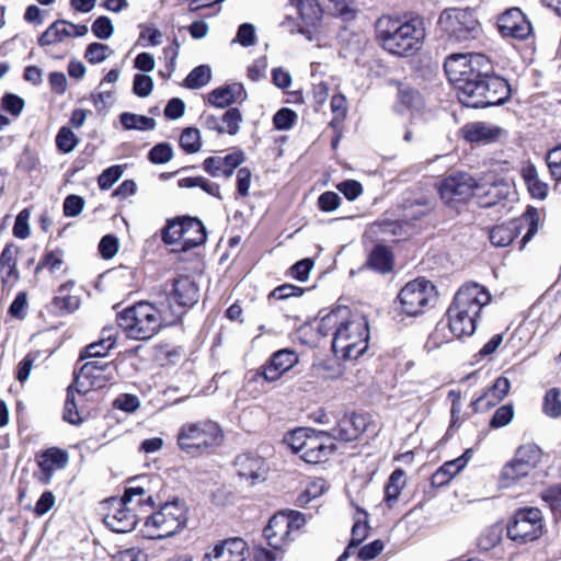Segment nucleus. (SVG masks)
Wrapping results in <instances>:
<instances>
[{
    "label": "nucleus",
    "mask_w": 561,
    "mask_h": 561,
    "mask_svg": "<svg viewBox=\"0 0 561 561\" xmlns=\"http://www.w3.org/2000/svg\"><path fill=\"white\" fill-rule=\"evenodd\" d=\"M398 99L400 103L409 110H420L424 104L423 98L419 91L402 83H400L398 88Z\"/></svg>",
    "instance_id": "43"
},
{
    "label": "nucleus",
    "mask_w": 561,
    "mask_h": 561,
    "mask_svg": "<svg viewBox=\"0 0 561 561\" xmlns=\"http://www.w3.org/2000/svg\"><path fill=\"white\" fill-rule=\"evenodd\" d=\"M463 138L469 142H491L496 140L503 129L486 122H472L462 127Z\"/></svg>",
    "instance_id": "28"
},
{
    "label": "nucleus",
    "mask_w": 561,
    "mask_h": 561,
    "mask_svg": "<svg viewBox=\"0 0 561 561\" xmlns=\"http://www.w3.org/2000/svg\"><path fill=\"white\" fill-rule=\"evenodd\" d=\"M491 69L489 58L482 54H455L444 62V70L455 85L459 101L473 108L501 105L511 95L508 82L489 75Z\"/></svg>",
    "instance_id": "1"
},
{
    "label": "nucleus",
    "mask_w": 561,
    "mask_h": 561,
    "mask_svg": "<svg viewBox=\"0 0 561 561\" xmlns=\"http://www.w3.org/2000/svg\"><path fill=\"white\" fill-rule=\"evenodd\" d=\"M180 146L187 153H195L201 149L199 130L193 127L185 128L180 137Z\"/></svg>",
    "instance_id": "48"
},
{
    "label": "nucleus",
    "mask_w": 561,
    "mask_h": 561,
    "mask_svg": "<svg viewBox=\"0 0 561 561\" xmlns=\"http://www.w3.org/2000/svg\"><path fill=\"white\" fill-rule=\"evenodd\" d=\"M124 169L122 165H112L105 169L99 176V187L103 191L110 190L123 175Z\"/></svg>",
    "instance_id": "53"
},
{
    "label": "nucleus",
    "mask_w": 561,
    "mask_h": 561,
    "mask_svg": "<svg viewBox=\"0 0 561 561\" xmlns=\"http://www.w3.org/2000/svg\"><path fill=\"white\" fill-rule=\"evenodd\" d=\"M267 543L273 549H282L290 539V531L284 515L276 514L263 530Z\"/></svg>",
    "instance_id": "27"
},
{
    "label": "nucleus",
    "mask_w": 561,
    "mask_h": 561,
    "mask_svg": "<svg viewBox=\"0 0 561 561\" xmlns=\"http://www.w3.org/2000/svg\"><path fill=\"white\" fill-rule=\"evenodd\" d=\"M341 203V197L337 193L332 191H327L322 193L318 198V206L322 211H333L335 210Z\"/></svg>",
    "instance_id": "63"
},
{
    "label": "nucleus",
    "mask_w": 561,
    "mask_h": 561,
    "mask_svg": "<svg viewBox=\"0 0 561 561\" xmlns=\"http://www.w3.org/2000/svg\"><path fill=\"white\" fill-rule=\"evenodd\" d=\"M438 26L455 43L474 39L480 34L477 19L469 11L457 8L444 10L438 18Z\"/></svg>",
    "instance_id": "9"
},
{
    "label": "nucleus",
    "mask_w": 561,
    "mask_h": 561,
    "mask_svg": "<svg viewBox=\"0 0 561 561\" xmlns=\"http://www.w3.org/2000/svg\"><path fill=\"white\" fill-rule=\"evenodd\" d=\"M298 9L300 19L306 26H300L298 32L308 41H313L316 27L322 19L323 11L318 0H290Z\"/></svg>",
    "instance_id": "24"
},
{
    "label": "nucleus",
    "mask_w": 561,
    "mask_h": 561,
    "mask_svg": "<svg viewBox=\"0 0 561 561\" xmlns=\"http://www.w3.org/2000/svg\"><path fill=\"white\" fill-rule=\"evenodd\" d=\"M117 325L127 337L146 341L156 335L162 327L174 324L172 312L163 310L160 304L139 301L116 314Z\"/></svg>",
    "instance_id": "5"
},
{
    "label": "nucleus",
    "mask_w": 561,
    "mask_h": 561,
    "mask_svg": "<svg viewBox=\"0 0 561 561\" xmlns=\"http://www.w3.org/2000/svg\"><path fill=\"white\" fill-rule=\"evenodd\" d=\"M541 454L535 444L519 446L514 458L503 467L501 479L510 483L528 476L540 462Z\"/></svg>",
    "instance_id": "16"
},
{
    "label": "nucleus",
    "mask_w": 561,
    "mask_h": 561,
    "mask_svg": "<svg viewBox=\"0 0 561 561\" xmlns=\"http://www.w3.org/2000/svg\"><path fill=\"white\" fill-rule=\"evenodd\" d=\"M507 536L511 540L525 543L537 539L542 531V515L537 507L518 510L507 525Z\"/></svg>",
    "instance_id": "14"
},
{
    "label": "nucleus",
    "mask_w": 561,
    "mask_h": 561,
    "mask_svg": "<svg viewBox=\"0 0 561 561\" xmlns=\"http://www.w3.org/2000/svg\"><path fill=\"white\" fill-rule=\"evenodd\" d=\"M204 225L197 218L178 217L168 221L162 239L167 244L176 245L172 251L186 252L206 241Z\"/></svg>",
    "instance_id": "7"
},
{
    "label": "nucleus",
    "mask_w": 561,
    "mask_h": 561,
    "mask_svg": "<svg viewBox=\"0 0 561 561\" xmlns=\"http://www.w3.org/2000/svg\"><path fill=\"white\" fill-rule=\"evenodd\" d=\"M510 389L511 382L506 377L501 376L496 378L493 386L473 401L474 411L481 412L494 407L508 394Z\"/></svg>",
    "instance_id": "26"
},
{
    "label": "nucleus",
    "mask_w": 561,
    "mask_h": 561,
    "mask_svg": "<svg viewBox=\"0 0 561 561\" xmlns=\"http://www.w3.org/2000/svg\"><path fill=\"white\" fill-rule=\"evenodd\" d=\"M497 27L502 36L516 39H526L533 27L519 8L507 9L497 19Z\"/></svg>",
    "instance_id": "19"
},
{
    "label": "nucleus",
    "mask_w": 561,
    "mask_h": 561,
    "mask_svg": "<svg viewBox=\"0 0 561 561\" xmlns=\"http://www.w3.org/2000/svg\"><path fill=\"white\" fill-rule=\"evenodd\" d=\"M242 122V114L239 108L230 107L225 111L219 117L215 118L213 115V129L219 134H228L234 136L240 130V124Z\"/></svg>",
    "instance_id": "33"
},
{
    "label": "nucleus",
    "mask_w": 561,
    "mask_h": 561,
    "mask_svg": "<svg viewBox=\"0 0 561 561\" xmlns=\"http://www.w3.org/2000/svg\"><path fill=\"white\" fill-rule=\"evenodd\" d=\"M526 215L530 218H515L507 222L497 225L490 229L489 239L494 247H507L513 240L520 233L525 224L528 222V229L523 239L520 240L519 249H524L526 243L537 233L538 231V218L536 209H528Z\"/></svg>",
    "instance_id": "13"
},
{
    "label": "nucleus",
    "mask_w": 561,
    "mask_h": 561,
    "mask_svg": "<svg viewBox=\"0 0 561 561\" xmlns=\"http://www.w3.org/2000/svg\"><path fill=\"white\" fill-rule=\"evenodd\" d=\"M99 250L104 259H112L118 251V239L113 234L104 236L100 241Z\"/></svg>",
    "instance_id": "64"
},
{
    "label": "nucleus",
    "mask_w": 561,
    "mask_h": 561,
    "mask_svg": "<svg viewBox=\"0 0 561 561\" xmlns=\"http://www.w3.org/2000/svg\"><path fill=\"white\" fill-rule=\"evenodd\" d=\"M311 433L310 428H298L293 431L288 436L285 437V442L293 449L294 453L299 454L302 457L305 451V442L309 438Z\"/></svg>",
    "instance_id": "51"
},
{
    "label": "nucleus",
    "mask_w": 561,
    "mask_h": 561,
    "mask_svg": "<svg viewBox=\"0 0 561 561\" xmlns=\"http://www.w3.org/2000/svg\"><path fill=\"white\" fill-rule=\"evenodd\" d=\"M490 301L491 294L485 287L477 283L462 285L446 313L453 335L458 339L472 335L482 308Z\"/></svg>",
    "instance_id": "4"
},
{
    "label": "nucleus",
    "mask_w": 561,
    "mask_h": 561,
    "mask_svg": "<svg viewBox=\"0 0 561 561\" xmlns=\"http://www.w3.org/2000/svg\"><path fill=\"white\" fill-rule=\"evenodd\" d=\"M435 285L425 278H416L407 283L398 294V300L402 313L409 317H417L431 308L437 301Z\"/></svg>",
    "instance_id": "8"
},
{
    "label": "nucleus",
    "mask_w": 561,
    "mask_h": 561,
    "mask_svg": "<svg viewBox=\"0 0 561 561\" xmlns=\"http://www.w3.org/2000/svg\"><path fill=\"white\" fill-rule=\"evenodd\" d=\"M247 543L241 538H230L213 548V561H244Z\"/></svg>",
    "instance_id": "30"
},
{
    "label": "nucleus",
    "mask_w": 561,
    "mask_h": 561,
    "mask_svg": "<svg viewBox=\"0 0 561 561\" xmlns=\"http://www.w3.org/2000/svg\"><path fill=\"white\" fill-rule=\"evenodd\" d=\"M522 175L533 197L538 199H545L547 197L548 185L538 179L535 165L528 164L523 167Z\"/></svg>",
    "instance_id": "38"
},
{
    "label": "nucleus",
    "mask_w": 561,
    "mask_h": 561,
    "mask_svg": "<svg viewBox=\"0 0 561 561\" xmlns=\"http://www.w3.org/2000/svg\"><path fill=\"white\" fill-rule=\"evenodd\" d=\"M113 362L103 359H91L83 364L79 371L75 374L73 386L76 392L83 394L91 389H101L114 378L112 369Z\"/></svg>",
    "instance_id": "15"
},
{
    "label": "nucleus",
    "mask_w": 561,
    "mask_h": 561,
    "mask_svg": "<svg viewBox=\"0 0 561 561\" xmlns=\"http://www.w3.org/2000/svg\"><path fill=\"white\" fill-rule=\"evenodd\" d=\"M16 248L12 244H7L0 254V270L2 273V282L19 279V271L16 268Z\"/></svg>",
    "instance_id": "37"
},
{
    "label": "nucleus",
    "mask_w": 561,
    "mask_h": 561,
    "mask_svg": "<svg viewBox=\"0 0 561 561\" xmlns=\"http://www.w3.org/2000/svg\"><path fill=\"white\" fill-rule=\"evenodd\" d=\"M331 111L333 118L330 123L331 126L336 127L343 122L347 114V101L346 98L341 94H334L331 99Z\"/></svg>",
    "instance_id": "50"
},
{
    "label": "nucleus",
    "mask_w": 561,
    "mask_h": 561,
    "mask_svg": "<svg viewBox=\"0 0 561 561\" xmlns=\"http://www.w3.org/2000/svg\"><path fill=\"white\" fill-rule=\"evenodd\" d=\"M404 471L400 468L396 469L389 477L385 486V502L389 507H392L401 494L405 485Z\"/></svg>",
    "instance_id": "40"
},
{
    "label": "nucleus",
    "mask_w": 561,
    "mask_h": 561,
    "mask_svg": "<svg viewBox=\"0 0 561 561\" xmlns=\"http://www.w3.org/2000/svg\"><path fill=\"white\" fill-rule=\"evenodd\" d=\"M247 100V92L242 83L232 82L213 90V105L225 108L234 103Z\"/></svg>",
    "instance_id": "29"
},
{
    "label": "nucleus",
    "mask_w": 561,
    "mask_h": 561,
    "mask_svg": "<svg viewBox=\"0 0 561 561\" xmlns=\"http://www.w3.org/2000/svg\"><path fill=\"white\" fill-rule=\"evenodd\" d=\"M69 462V455L66 450L51 447L37 457L38 470L35 478L43 484L50 483L54 474L62 470Z\"/></svg>",
    "instance_id": "20"
},
{
    "label": "nucleus",
    "mask_w": 561,
    "mask_h": 561,
    "mask_svg": "<svg viewBox=\"0 0 561 561\" xmlns=\"http://www.w3.org/2000/svg\"><path fill=\"white\" fill-rule=\"evenodd\" d=\"M75 391L76 387L72 383L67 389V398L64 409V420L70 424L78 425L82 422V419L78 411Z\"/></svg>",
    "instance_id": "45"
},
{
    "label": "nucleus",
    "mask_w": 561,
    "mask_h": 561,
    "mask_svg": "<svg viewBox=\"0 0 561 561\" xmlns=\"http://www.w3.org/2000/svg\"><path fill=\"white\" fill-rule=\"evenodd\" d=\"M232 42H238L243 47L253 46L256 42L255 27L253 24H241L238 28L237 36Z\"/></svg>",
    "instance_id": "59"
},
{
    "label": "nucleus",
    "mask_w": 561,
    "mask_h": 561,
    "mask_svg": "<svg viewBox=\"0 0 561 561\" xmlns=\"http://www.w3.org/2000/svg\"><path fill=\"white\" fill-rule=\"evenodd\" d=\"M199 290L196 284L187 276H182L173 280L171 289L160 297L158 302L163 310L172 312L174 324L185 313L186 308L192 307L198 301Z\"/></svg>",
    "instance_id": "11"
},
{
    "label": "nucleus",
    "mask_w": 561,
    "mask_h": 561,
    "mask_svg": "<svg viewBox=\"0 0 561 561\" xmlns=\"http://www.w3.org/2000/svg\"><path fill=\"white\" fill-rule=\"evenodd\" d=\"M234 466L238 474L250 480L252 484L264 480L267 472L264 459L250 453L239 455L234 460Z\"/></svg>",
    "instance_id": "25"
},
{
    "label": "nucleus",
    "mask_w": 561,
    "mask_h": 561,
    "mask_svg": "<svg viewBox=\"0 0 561 561\" xmlns=\"http://www.w3.org/2000/svg\"><path fill=\"white\" fill-rule=\"evenodd\" d=\"M113 347V342L105 343L100 340L88 345L80 354V359H102Z\"/></svg>",
    "instance_id": "52"
},
{
    "label": "nucleus",
    "mask_w": 561,
    "mask_h": 561,
    "mask_svg": "<svg viewBox=\"0 0 561 561\" xmlns=\"http://www.w3.org/2000/svg\"><path fill=\"white\" fill-rule=\"evenodd\" d=\"M172 157V147L167 142L158 144L149 151V160L154 164L167 163Z\"/></svg>",
    "instance_id": "56"
},
{
    "label": "nucleus",
    "mask_w": 561,
    "mask_h": 561,
    "mask_svg": "<svg viewBox=\"0 0 561 561\" xmlns=\"http://www.w3.org/2000/svg\"><path fill=\"white\" fill-rule=\"evenodd\" d=\"M479 183L467 172H454L437 184L442 201L450 208H458L467 203L476 190H481Z\"/></svg>",
    "instance_id": "12"
},
{
    "label": "nucleus",
    "mask_w": 561,
    "mask_h": 561,
    "mask_svg": "<svg viewBox=\"0 0 561 561\" xmlns=\"http://www.w3.org/2000/svg\"><path fill=\"white\" fill-rule=\"evenodd\" d=\"M186 512L179 501L163 504L160 510L149 516L145 523L150 538H167L175 535L185 526Z\"/></svg>",
    "instance_id": "10"
},
{
    "label": "nucleus",
    "mask_w": 561,
    "mask_h": 561,
    "mask_svg": "<svg viewBox=\"0 0 561 561\" xmlns=\"http://www.w3.org/2000/svg\"><path fill=\"white\" fill-rule=\"evenodd\" d=\"M561 391L558 388H551L543 397L542 411L551 417L558 419L561 416Z\"/></svg>",
    "instance_id": "44"
},
{
    "label": "nucleus",
    "mask_w": 561,
    "mask_h": 561,
    "mask_svg": "<svg viewBox=\"0 0 561 561\" xmlns=\"http://www.w3.org/2000/svg\"><path fill=\"white\" fill-rule=\"evenodd\" d=\"M142 505H153L151 495H146V491L141 486L127 488L123 497L114 502L113 507L104 517V523L115 533L131 531L138 523L135 508Z\"/></svg>",
    "instance_id": "6"
},
{
    "label": "nucleus",
    "mask_w": 561,
    "mask_h": 561,
    "mask_svg": "<svg viewBox=\"0 0 561 561\" xmlns=\"http://www.w3.org/2000/svg\"><path fill=\"white\" fill-rule=\"evenodd\" d=\"M92 33L99 39H108L114 34V26L110 18L99 16L92 24Z\"/></svg>",
    "instance_id": "57"
},
{
    "label": "nucleus",
    "mask_w": 561,
    "mask_h": 561,
    "mask_svg": "<svg viewBox=\"0 0 561 561\" xmlns=\"http://www.w3.org/2000/svg\"><path fill=\"white\" fill-rule=\"evenodd\" d=\"M89 28L84 24H73L65 20L54 22L38 38L41 46H49L62 42L66 37H82Z\"/></svg>",
    "instance_id": "22"
},
{
    "label": "nucleus",
    "mask_w": 561,
    "mask_h": 561,
    "mask_svg": "<svg viewBox=\"0 0 561 561\" xmlns=\"http://www.w3.org/2000/svg\"><path fill=\"white\" fill-rule=\"evenodd\" d=\"M113 405L124 412L133 413L140 407V400L136 394L123 393L114 400Z\"/></svg>",
    "instance_id": "60"
},
{
    "label": "nucleus",
    "mask_w": 561,
    "mask_h": 561,
    "mask_svg": "<svg viewBox=\"0 0 561 561\" xmlns=\"http://www.w3.org/2000/svg\"><path fill=\"white\" fill-rule=\"evenodd\" d=\"M243 161L244 156L242 151H234L224 158L213 157V176L222 174L229 178Z\"/></svg>",
    "instance_id": "36"
},
{
    "label": "nucleus",
    "mask_w": 561,
    "mask_h": 561,
    "mask_svg": "<svg viewBox=\"0 0 561 561\" xmlns=\"http://www.w3.org/2000/svg\"><path fill=\"white\" fill-rule=\"evenodd\" d=\"M64 252L61 250L46 251L37 264L35 272L46 268L49 273L55 274L64 268Z\"/></svg>",
    "instance_id": "42"
},
{
    "label": "nucleus",
    "mask_w": 561,
    "mask_h": 561,
    "mask_svg": "<svg viewBox=\"0 0 561 561\" xmlns=\"http://www.w3.org/2000/svg\"><path fill=\"white\" fill-rule=\"evenodd\" d=\"M296 118L297 114L293 110L283 107L274 115L273 123L277 129L286 130L294 125Z\"/></svg>",
    "instance_id": "58"
},
{
    "label": "nucleus",
    "mask_w": 561,
    "mask_h": 561,
    "mask_svg": "<svg viewBox=\"0 0 561 561\" xmlns=\"http://www.w3.org/2000/svg\"><path fill=\"white\" fill-rule=\"evenodd\" d=\"M375 28L379 45L398 57L416 54L426 36L424 19L419 15H381L376 21Z\"/></svg>",
    "instance_id": "3"
},
{
    "label": "nucleus",
    "mask_w": 561,
    "mask_h": 561,
    "mask_svg": "<svg viewBox=\"0 0 561 561\" xmlns=\"http://www.w3.org/2000/svg\"><path fill=\"white\" fill-rule=\"evenodd\" d=\"M327 436H330V433H316L311 430L309 438L305 442L301 459L313 465L327 461L334 450V445L327 443Z\"/></svg>",
    "instance_id": "23"
},
{
    "label": "nucleus",
    "mask_w": 561,
    "mask_h": 561,
    "mask_svg": "<svg viewBox=\"0 0 561 561\" xmlns=\"http://www.w3.org/2000/svg\"><path fill=\"white\" fill-rule=\"evenodd\" d=\"M368 426V420L363 414L345 413L337 420L336 425L331 428L330 436L343 442L357 439Z\"/></svg>",
    "instance_id": "21"
},
{
    "label": "nucleus",
    "mask_w": 561,
    "mask_h": 561,
    "mask_svg": "<svg viewBox=\"0 0 561 561\" xmlns=\"http://www.w3.org/2000/svg\"><path fill=\"white\" fill-rule=\"evenodd\" d=\"M471 457V449H467L460 457L446 461L432 477V483L442 486L443 482L439 476H447L450 480L458 474L467 465Z\"/></svg>",
    "instance_id": "35"
},
{
    "label": "nucleus",
    "mask_w": 561,
    "mask_h": 561,
    "mask_svg": "<svg viewBox=\"0 0 561 561\" xmlns=\"http://www.w3.org/2000/svg\"><path fill=\"white\" fill-rule=\"evenodd\" d=\"M481 190H476L480 198V205L482 207H492L505 199L511 191L510 184L504 180H499L491 183L489 186L479 184Z\"/></svg>",
    "instance_id": "31"
},
{
    "label": "nucleus",
    "mask_w": 561,
    "mask_h": 561,
    "mask_svg": "<svg viewBox=\"0 0 561 561\" xmlns=\"http://www.w3.org/2000/svg\"><path fill=\"white\" fill-rule=\"evenodd\" d=\"M119 121L123 127L127 130L146 131L152 130L157 126L154 118L130 112L122 113L119 115Z\"/></svg>",
    "instance_id": "39"
},
{
    "label": "nucleus",
    "mask_w": 561,
    "mask_h": 561,
    "mask_svg": "<svg viewBox=\"0 0 561 561\" xmlns=\"http://www.w3.org/2000/svg\"><path fill=\"white\" fill-rule=\"evenodd\" d=\"M84 204L83 197L79 195L67 196L64 202V215L66 217L78 216L82 211Z\"/></svg>",
    "instance_id": "61"
},
{
    "label": "nucleus",
    "mask_w": 561,
    "mask_h": 561,
    "mask_svg": "<svg viewBox=\"0 0 561 561\" xmlns=\"http://www.w3.org/2000/svg\"><path fill=\"white\" fill-rule=\"evenodd\" d=\"M79 142L78 137L69 127H61L56 136V146L59 151L69 153L75 150Z\"/></svg>",
    "instance_id": "47"
},
{
    "label": "nucleus",
    "mask_w": 561,
    "mask_h": 561,
    "mask_svg": "<svg viewBox=\"0 0 561 561\" xmlns=\"http://www.w3.org/2000/svg\"><path fill=\"white\" fill-rule=\"evenodd\" d=\"M73 282H67L59 286L58 294L51 301L53 311L57 314L73 312L80 306V299L77 296L70 295L73 287Z\"/></svg>",
    "instance_id": "32"
},
{
    "label": "nucleus",
    "mask_w": 561,
    "mask_h": 561,
    "mask_svg": "<svg viewBox=\"0 0 561 561\" xmlns=\"http://www.w3.org/2000/svg\"><path fill=\"white\" fill-rule=\"evenodd\" d=\"M178 445L182 451L191 456L206 453L210 444L209 422H194L183 424L176 436Z\"/></svg>",
    "instance_id": "17"
},
{
    "label": "nucleus",
    "mask_w": 561,
    "mask_h": 561,
    "mask_svg": "<svg viewBox=\"0 0 561 561\" xmlns=\"http://www.w3.org/2000/svg\"><path fill=\"white\" fill-rule=\"evenodd\" d=\"M548 168L551 175L557 180H561V147L550 150L546 157Z\"/></svg>",
    "instance_id": "62"
},
{
    "label": "nucleus",
    "mask_w": 561,
    "mask_h": 561,
    "mask_svg": "<svg viewBox=\"0 0 561 561\" xmlns=\"http://www.w3.org/2000/svg\"><path fill=\"white\" fill-rule=\"evenodd\" d=\"M503 526L494 524L485 528L477 539V547L480 551L488 552L495 548L502 540Z\"/></svg>",
    "instance_id": "41"
},
{
    "label": "nucleus",
    "mask_w": 561,
    "mask_h": 561,
    "mask_svg": "<svg viewBox=\"0 0 561 561\" xmlns=\"http://www.w3.org/2000/svg\"><path fill=\"white\" fill-rule=\"evenodd\" d=\"M112 53L108 45L94 42L88 45L84 57L90 64L95 65L104 61Z\"/></svg>",
    "instance_id": "49"
},
{
    "label": "nucleus",
    "mask_w": 561,
    "mask_h": 561,
    "mask_svg": "<svg viewBox=\"0 0 561 561\" xmlns=\"http://www.w3.org/2000/svg\"><path fill=\"white\" fill-rule=\"evenodd\" d=\"M366 265L381 274L392 270V255L386 245L377 244L368 255Z\"/></svg>",
    "instance_id": "34"
},
{
    "label": "nucleus",
    "mask_w": 561,
    "mask_h": 561,
    "mask_svg": "<svg viewBox=\"0 0 561 561\" xmlns=\"http://www.w3.org/2000/svg\"><path fill=\"white\" fill-rule=\"evenodd\" d=\"M317 331L322 336L333 335L332 350L346 359H356L368 348L369 327L365 316L339 306L323 316Z\"/></svg>",
    "instance_id": "2"
},
{
    "label": "nucleus",
    "mask_w": 561,
    "mask_h": 561,
    "mask_svg": "<svg viewBox=\"0 0 561 561\" xmlns=\"http://www.w3.org/2000/svg\"><path fill=\"white\" fill-rule=\"evenodd\" d=\"M514 417V408L512 404H504L497 408L490 420V427L501 428L508 425Z\"/></svg>",
    "instance_id": "54"
},
{
    "label": "nucleus",
    "mask_w": 561,
    "mask_h": 561,
    "mask_svg": "<svg viewBox=\"0 0 561 561\" xmlns=\"http://www.w3.org/2000/svg\"><path fill=\"white\" fill-rule=\"evenodd\" d=\"M210 80V68L207 65H201L194 68L184 81V85L188 89H198L208 83Z\"/></svg>",
    "instance_id": "46"
},
{
    "label": "nucleus",
    "mask_w": 561,
    "mask_h": 561,
    "mask_svg": "<svg viewBox=\"0 0 561 561\" xmlns=\"http://www.w3.org/2000/svg\"><path fill=\"white\" fill-rule=\"evenodd\" d=\"M153 89V80L150 76L137 73L134 77L133 92L139 98H147Z\"/></svg>",
    "instance_id": "55"
},
{
    "label": "nucleus",
    "mask_w": 561,
    "mask_h": 561,
    "mask_svg": "<svg viewBox=\"0 0 561 561\" xmlns=\"http://www.w3.org/2000/svg\"><path fill=\"white\" fill-rule=\"evenodd\" d=\"M298 362V356L289 350H279L270 358L268 363L247 376L249 382H272L277 380Z\"/></svg>",
    "instance_id": "18"
}]
</instances>
